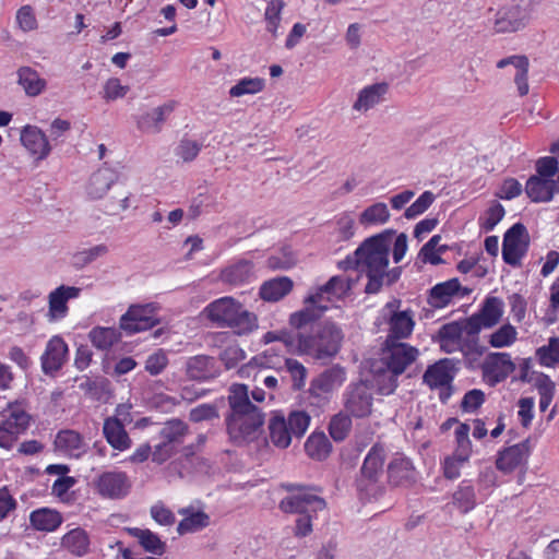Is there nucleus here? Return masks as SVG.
Segmentation results:
<instances>
[{"label":"nucleus","mask_w":559,"mask_h":559,"mask_svg":"<svg viewBox=\"0 0 559 559\" xmlns=\"http://www.w3.org/2000/svg\"><path fill=\"white\" fill-rule=\"evenodd\" d=\"M318 314L310 308L294 312L289 317L290 329L267 332L265 342H281L286 352L297 356H309L321 360L335 356L341 348L343 332L332 322H317Z\"/></svg>","instance_id":"obj_1"},{"label":"nucleus","mask_w":559,"mask_h":559,"mask_svg":"<svg viewBox=\"0 0 559 559\" xmlns=\"http://www.w3.org/2000/svg\"><path fill=\"white\" fill-rule=\"evenodd\" d=\"M393 230H385L365 240L354 252L338 263L343 270L354 269L368 277L367 294H377L383 286V270L389 265Z\"/></svg>","instance_id":"obj_2"},{"label":"nucleus","mask_w":559,"mask_h":559,"mask_svg":"<svg viewBox=\"0 0 559 559\" xmlns=\"http://www.w3.org/2000/svg\"><path fill=\"white\" fill-rule=\"evenodd\" d=\"M417 347L386 337L380 357L371 364L378 390L389 395L399 386V379L418 359Z\"/></svg>","instance_id":"obj_3"},{"label":"nucleus","mask_w":559,"mask_h":559,"mask_svg":"<svg viewBox=\"0 0 559 559\" xmlns=\"http://www.w3.org/2000/svg\"><path fill=\"white\" fill-rule=\"evenodd\" d=\"M286 489L296 492L284 498L280 503V508L286 513L299 514L296 520L295 535L305 537L312 531L311 520L313 514L325 508V501L310 489L299 485H287Z\"/></svg>","instance_id":"obj_4"},{"label":"nucleus","mask_w":559,"mask_h":559,"mask_svg":"<svg viewBox=\"0 0 559 559\" xmlns=\"http://www.w3.org/2000/svg\"><path fill=\"white\" fill-rule=\"evenodd\" d=\"M384 450L373 445L367 453L360 475L356 480L358 493L364 500H372L381 497L385 491L383 481Z\"/></svg>","instance_id":"obj_5"},{"label":"nucleus","mask_w":559,"mask_h":559,"mask_svg":"<svg viewBox=\"0 0 559 559\" xmlns=\"http://www.w3.org/2000/svg\"><path fill=\"white\" fill-rule=\"evenodd\" d=\"M310 420L305 411L292 412L287 418L280 412L274 413L269 420L272 443L280 449L288 448L293 438L300 439L306 433Z\"/></svg>","instance_id":"obj_6"},{"label":"nucleus","mask_w":559,"mask_h":559,"mask_svg":"<svg viewBox=\"0 0 559 559\" xmlns=\"http://www.w3.org/2000/svg\"><path fill=\"white\" fill-rule=\"evenodd\" d=\"M536 0H510L496 13L493 31L498 34L523 29L531 21Z\"/></svg>","instance_id":"obj_7"},{"label":"nucleus","mask_w":559,"mask_h":559,"mask_svg":"<svg viewBox=\"0 0 559 559\" xmlns=\"http://www.w3.org/2000/svg\"><path fill=\"white\" fill-rule=\"evenodd\" d=\"M346 380V371L341 366H332L310 382L308 390L309 403L312 406L323 408L325 407L333 395V392L341 388Z\"/></svg>","instance_id":"obj_8"},{"label":"nucleus","mask_w":559,"mask_h":559,"mask_svg":"<svg viewBox=\"0 0 559 559\" xmlns=\"http://www.w3.org/2000/svg\"><path fill=\"white\" fill-rule=\"evenodd\" d=\"M229 411L225 416L226 432L236 445L245 444V384H233L228 395Z\"/></svg>","instance_id":"obj_9"},{"label":"nucleus","mask_w":559,"mask_h":559,"mask_svg":"<svg viewBox=\"0 0 559 559\" xmlns=\"http://www.w3.org/2000/svg\"><path fill=\"white\" fill-rule=\"evenodd\" d=\"M202 316L217 328H235L240 326L245 320V310L233 297H222L207 305Z\"/></svg>","instance_id":"obj_10"},{"label":"nucleus","mask_w":559,"mask_h":559,"mask_svg":"<svg viewBox=\"0 0 559 559\" xmlns=\"http://www.w3.org/2000/svg\"><path fill=\"white\" fill-rule=\"evenodd\" d=\"M455 362L443 358L428 366L423 376V382L431 390H440L439 399L445 403L452 394V382L456 376Z\"/></svg>","instance_id":"obj_11"},{"label":"nucleus","mask_w":559,"mask_h":559,"mask_svg":"<svg viewBox=\"0 0 559 559\" xmlns=\"http://www.w3.org/2000/svg\"><path fill=\"white\" fill-rule=\"evenodd\" d=\"M343 406L350 416L364 418L371 414L372 389L366 382L350 383L342 395Z\"/></svg>","instance_id":"obj_12"},{"label":"nucleus","mask_w":559,"mask_h":559,"mask_svg":"<svg viewBox=\"0 0 559 559\" xmlns=\"http://www.w3.org/2000/svg\"><path fill=\"white\" fill-rule=\"evenodd\" d=\"M528 234L525 226L521 223L510 227L502 241V259L511 266H520L522 259L528 250Z\"/></svg>","instance_id":"obj_13"},{"label":"nucleus","mask_w":559,"mask_h":559,"mask_svg":"<svg viewBox=\"0 0 559 559\" xmlns=\"http://www.w3.org/2000/svg\"><path fill=\"white\" fill-rule=\"evenodd\" d=\"M156 310L154 304L131 305L120 318V329L131 335L154 328L159 323Z\"/></svg>","instance_id":"obj_14"},{"label":"nucleus","mask_w":559,"mask_h":559,"mask_svg":"<svg viewBox=\"0 0 559 559\" xmlns=\"http://www.w3.org/2000/svg\"><path fill=\"white\" fill-rule=\"evenodd\" d=\"M515 368L516 366L511 355L504 352H491L487 354L480 365L483 379L490 386H496L507 380Z\"/></svg>","instance_id":"obj_15"},{"label":"nucleus","mask_w":559,"mask_h":559,"mask_svg":"<svg viewBox=\"0 0 559 559\" xmlns=\"http://www.w3.org/2000/svg\"><path fill=\"white\" fill-rule=\"evenodd\" d=\"M401 300L394 299L388 302L383 309L388 318L389 334L386 337L400 341L411 336L415 321L412 310H400Z\"/></svg>","instance_id":"obj_16"},{"label":"nucleus","mask_w":559,"mask_h":559,"mask_svg":"<svg viewBox=\"0 0 559 559\" xmlns=\"http://www.w3.org/2000/svg\"><path fill=\"white\" fill-rule=\"evenodd\" d=\"M503 316V301L498 297H487L481 308L467 318L469 333L477 334L483 329H491L497 325Z\"/></svg>","instance_id":"obj_17"},{"label":"nucleus","mask_w":559,"mask_h":559,"mask_svg":"<svg viewBox=\"0 0 559 559\" xmlns=\"http://www.w3.org/2000/svg\"><path fill=\"white\" fill-rule=\"evenodd\" d=\"M532 448L528 439L498 451L496 468L503 474H511L516 469L526 468Z\"/></svg>","instance_id":"obj_18"},{"label":"nucleus","mask_w":559,"mask_h":559,"mask_svg":"<svg viewBox=\"0 0 559 559\" xmlns=\"http://www.w3.org/2000/svg\"><path fill=\"white\" fill-rule=\"evenodd\" d=\"M471 289L461 285L457 278L436 284L429 289L427 302L435 309H443L456 299L469 295Z\"/></svg>","instance_id":"obj_19"},{"label":"nucleus","mask_w":559,"mask_h":559,"mask_svg":"<svg viewBox=\"0 0 559 559\" xmlns=\"http://www.w3.org/2000/svg\"><path fill=\"white\" fill-rule=\"evenodd\" d=\"M177 103L168 100L142 115L135 116V124L139 131L147 134H158L168 117L174 112Z\"/></svg>","instance_id":"obj_20"},{"label":"nucleus","mask_w":559,"mask_h":559,"mask_svg":"<svg viewBox=\"0 0 559 559\" xmlns=\"http://www.w3.org/2000/svg\"><path fill=\"white\" fill-rule=\"evenodd\" d=\"M131 484L124 472H105L96 480V488L102 497L120 499L128 495Z\"/></svg>","instance_id":"obj_21"},{"label":"nucleus","mask_w":559,"mask_h":559,"mask_svg":"<svg viewBox=\"0 0 559 559\" xmlns=\"http://www.w3.org/2000/svg\"><path fill=\"white\" fill-rule=\"evenodd\" d=\"M388 481L392 486L408 487L416 481L413 462L402 453H396L388 464Z\"/></svg>","instance_id":"obj_22"},{"label":"nucleus","mask_w":559,"mask_h":559,"mask_svg":"<svg viewBox=\"0 0 559 559\" xmlns=\"http://www.w3.org/2000/svg\"><path fill=\"white\" fill-rule=\"evenodd\" d=\"M68 352V345L61 336L51 337L40 357L44 373L53 374L60 370L67 360Z\"/></svg>","instance_id":"obj_23"},{"label":"nucleus","mask_w":559,"mask_h":559,"mask_svg":"<svg viewBox=\"0 0 559 559\" xmlns=\"http://www.w3.org/2000/svg\"><path fill=\"white\" fill-rule=\"evenodd\" d=\"M81 288L74 286L61 285L52 290L48 296V313L49 321H58L63 319L69 311L68 301L78 298Z\"/></svg>","instance_id":"obj_24"},{"label":"nucleus","mask_w":559,"mask_h":559,"mask_svg":"<svg viewBox=\"0 0 559 559\" xmlns=\"http://www.w3.org/2000/svg\"><path fill=\"white\" fill-rule=\"evenodd\" d=\"M389 90V84L385 82H378L362 87L353 104V110L366 114L373 109L385 100Z\"/></svg>","instance_id":"obj_25"},{"label":"nucleus","mask_w":559,"mask_h":559,"mask_svg":"<svg viewBox=\"0 0 559 559\" xmlns=\"http://www.w3.org/2000/svg\"><path fill=\"white\" fill-rule=\"evenodd\" d=\"M525 193L532 202L546 203L551 201L556 193H559V187L555 179L534 175L526 181Z\"/></svg>","instance_id":"obj_26"},{"label":"nucleus","mask_w":559,"mask_h":559,"mask_svg":"<svg viewBox=\"0 0 559 559\" xmlns=\"http://www.w3.org/2000/svg\"><path fill=\"white\" fill-rule=\"evenodd\" d=\"M21 142L29 154L38 160L46 158L51 150L46 134L35 126H26L23 128Z\"/></svg>","instance_id":"obj_27"},{"label":"nucleus","mask_w":559,"mask_h":559,"mask_svg":"<svg viewBox=\"0 0 559 559\" xmlns=\"http://www.w3.org/2000/svg\"><path fill=\"white\" fill-rule=\"evenodd\" d=\"M507 66H513L515 68L514 83L518 87L520 96H525L528 93V68L530 61L526 56L514 55L503 58L497 62L498 69H503Z\"/></svg>","instance_id":"obj_28"},{"label":"nucleus","mask_w":559,"mask_h":559,"mask_svg":"<svg viewBox=\"0 0 559 559\" xmlns=\"http://www.w3.org/2000/svg\"><path fill=\"white\" fill-rule=\"evenodd\" d=\"M103 433L107 442L118 451H124L131 447V439L124 429V425L117 417H108L103 425Z\"/></svg>","instance_id":"obj_29"},{"label":"nucleus","mask_w":559,"mask_h":559,"mask_svg":"<svg viewBox=\"0 0 559 559\" xmlns=\"http://www.w3.org/2000/svg\"><path fill=\"white\" fill-rule=\"evenodd\" d=\"M186 371L190 379L199 381L215 378L218 373V369L215 366V359L204 355L189 358Z\"/></svg>","instance_id":"obj_30"},{"label":"nucleus","mask_w":559,"mask_h":559,"mask_svg":"<svg viewBox=\"0 0 559 559\" xmlns=\"http://www.w3.org/2000/svg\"><path fill=\"white\" fill-rule=\"evenodd\" d=\"M452 502L461 513L471 512L478 502L479 496L476 492L473 480L463 479L452 495Z\"/></svg>","instance_id":"obj_31"},{"label":"nucleus","mask_w":559,"mask_h":559,"mask_svg":"<svg viewBox=\"0 0 559 559\" xmlns=\"http://www.w3.org/2000/svg\"><path fill=\"white\" fill-rule=\"evenodd\" d=\"M55 445L59 451L75 459L81 457L86 451V443L82 436L74 430L59 431L55 439Z\"/></svg>","instance_id":"obj_32"},{"label":"nucleus","mask_w":559,"mask_h":559,"mask_svg":"<svg viewBox=\"0 0 559 559\" xmlns=\"http://www.w3.org/2000/svg\"><path fill=\"white\" fill-rule=\"evenodd\" d=\"M293 286L289 277H275L261 285L259 295L265 301H278L292 292Z\"/></svg>","instance_id":"obj_33"},{"label":"nucleus","mask_w":559,"mask_h":559,"mask_svg":"<svg viewBox=\"0 0 559 559\" xmlns=\"http://www.w3.org/2000/svg\"><path fill=\"white\" fill-rule=\"evenodd\" d=\"M117 175L109 168H100L96 170L90 178L87 186V194L92 199L103 198L108 189L116 182Z\"/></svg>","instance_id":"obj_34"},{"label":"nucleus","mask_w":559,"mask_h":559,"mask_svg":"<svg viewBox=\"0 0 559 559\" xmlns=\"http://www.w3.org/2000/svg\"><path fill=\"white\" fill-rule=\"evenodd\" d=\"M439 345L442 352L447 354L461 352L466 359L481 356L486 350V348L476 340H465V342H459L439 337Z\"/></svg>","instance_id":"obj_35"},{"label":"nucleus","mask_w":559,"mask_h":559,"mask_svg":"<svg viewBox=\"0 0 559 559\" xmlns=\"http://www.w3.org/2000/svg\"><path fill=\"white\" fill-rule=\"evenodd\" d=\"M17 84L22 86L27 96H37L46 88V81L31 67L17 69Z\"/></svg>","instance_id":"obj_36"},{"label":"nucleus","mask_w":559,"mask_h":559,"mask_svg":"<svg viewBox=\"0 0 559 559\" xmlns=\"http://www.w3.org/2000/svg\"><path fill=\"white\" fill-rule=\"evenodd\" d=\"M31 525L41 532H52L62 523V516L59 512L43 508L35 510L29 515Z\"/></svg>","instance_id":"obj_37"},{"label":"nucleus","mask_w":559,"mask_h":559,"mask_svg":"<svg viewBox=\"0 0 559 559\" xmlns=\"http://www.w3.org/2000/svg\"><path fill=\"white\" fill-rule=\"evenodd\" d=\"M332 450L329 438L322 431H313L305 442L307 455L316 461L325 460Z\"/></svg>","instance_id":"obj_38"},{"label":"nucleus","mask_w":559,"mask_h":559,"mask_svg":"<svg viewBox=\"0 0 559 559\" xmlns=\"http://www.w3.org/2000/svg\"><path fill=\"white\" fill-rule=\"evenodd\" d=\"M264 418L259 412V409L251 404L249 399L247 397V452H250L253 448H257L259 444L263 445L264 450H267V442L265 438L262 439H249L251 432L263 426Z\"/></svg>","instance_id":"obj_39"},{"label":"nucleus","mask_w":559,"mask_h":559,"mask_svg":"<svg viewBox=\"0 0 559 559\" xmlns=\"http://www.w3.org/2000/svg\"><path fill=\"white\" fill-rule=\"evenodd\" d=\"M61 545L71 554L81 557L88 551L90 538L84 530L78 527L62 537Z\"/></svg>","instance_id":"obj_40"},{"label":"nucleus","mask_w":559,"mask_h":559,"mask_svg":"<svg viewBox=\"0 0 559 559\" xmlns=\"http://www.w3.org/2000/svg\"><path fill=\"white\" fill-rule=\"evenodd\" d=\"M438 337L459 342H465V340H476L479 342V336H477V334L469 333L467 329V318L461 321H453L443 324L439 329Z\"/></svg>","instance_id":"obj_41"},{"label":"nucleus","mask_w":559,"mask_h":559,"mask_svg":"<svg viewBox=\"0 0 559 559\" xmlns=\"http://www.w3.org/2000/svg\"><path fill=\"white\" fill-rule=\"evenodd\" d=\"M129 533L138 538L145 551L157 556H162L165 552L166 544L152 531L134 527L129 528Z\"/></svg>","instance_id":"obj_42"},{"label":"nucleus","mask_w":559,"mask_h":559,"mask_svg":"<svg viewBox=\"0 0 559 559\" xmlns=\"http://www.w3.org/2000/svg\"><path fill=\"white\" fill-rule=\"evenodd\" d=\"M2 417L4 419L0 425L12 430L17 438L24 433L29 426V415L20 407H10L8 414L2 415Z\"/></svg>","instance_id":"obj_43"},{"label":"nucleus","mask_w":559,"mask_h":559,"mask_svg":"<svg viewBox=\"0 0 559 559\" xmlns=\"http://www.w3.org/2000/svg\"><path fill=\"white\" fill-rule=\"evenodd\" d=\"M189 432L188 425L181 419L168 420L159 430L160 441L173 445H180L185 436Z\"/></svg>","instance_id":"obj_44"},{"label":"nucleus","mask_w":559,"mask_h":559,"mask_svg":"<svg viewBox=\"0 0 559 559\" xmlns=\"http://www.w3.org/2000/svg\"><path fill=\"white\" fill-rule=\"evenodd\" d=\"M120 336L121 333L119 330L100 326L94 328L88 334L92 344L100 350H108L120 340Z\"/></svg>","instance_id":"obj_45"},{"label":"nucleus","mask_w":559,"mask_h":559,"mask_svg":"<svg viewBox=\"0 0 559 559\" xmlns=\"http://www.w3.org/2000/svg\"><path fill=\"white\" fill-rule=\"evenodd\" d=\"M390 219V212L385 203L377 202L366 207L359 215V223L364 226L383 225Z\"/></svg>","instance_id":"obj_46"},{"label":"nucleus","mask_w":559,"mask_h":559,"mask_svg":"<svg viewBox=\"0 0 559 559\" xmlns=\"http://www.w3.org/2000/svg\"><path fill=\"white\" fill-rule=\"evenodd\" d=\"M352 284L349 280L342 275L332 276L326 284L322 286V292L328 294V300H335L336 302L345 298Z\"/></svg>","instance_id":"obj_47"},{"label":"nucleus","mask_w":559,"mask_h":559,"mask_svg":"<svg viewBox=\"0 0 559 559\" xmlns=\"http://www.w3.org/2000/svg\"><path fill=\"white\" fill-rule=\"evenodd\" d=\"M107 253L108 247L106 245H97L95 247L73 253L71 257V264L75 270H82L98 258L106 255Z\"/></svg>","instance_id":"obj_48"},{"label":"nucleus","mask_w":559,"mask_h":559,"mask_svg":"<svg viewBox=\"0 0 559 559\" xmlns=\"http://www.w3.org/2000/svg\"><path fill=\"white\" fill-rule=\"evenodd\" d=\"M516 340L518 331L510 323L501 325L498 330L488 335V344L493 348L510 347Z\"/></svg>","instance_id":"obj_49"},{"label":"nucleus","mask_w":559,"mask_h":559,"mask_svg":"<svg viewBox=\"0 0 559 559\" xmlns=\"http://www.w3.org/2000/svg\"><path fill=\"white\" fill-rule=\"evenodd\" d=\"M538 362L544 367H555L559 364V337L552 336L546 345L535 352Z\"/></svg>","instance_id":"obj_50"},{"label":"nucleus","mask_w":559,"mask_h":559,"mask_svg":"<svg viewBox=\"0 0 559 559\" xmlns=\"http://www.w3.org/2000/svg\"><path fill=\"white\" fill-rule=\"evenodd\" d=\"M352 429V419L348 413L340 412L334 415L329 425V432L336 442L343 441Z\"/></svg>","instance_id":"obj_51"},{"label":"nucleus","mask_w":559,"mask_h":559,"mask_svg":"<svg viewBox=\"0 0 559 559\" xmlns=\"http://www.w3.org/2000/svg\"><path fill=\"white\" fill-rule=\"evenodd\" d=\"M441 236L433 235L421 248L419 255L424 262L437 265L442 259L440 254L445 252L447 246H440Z\"/></svg>","instance_id":"obj_52"},{"label":"nucleus","mask_w":559,"mask_h":559,"mask_svg":"<svg viewBox=\"0 0 559 559\" xmlns=\"http://www.w3.org/2000/svg\"><path fill=\"white\" fill-rule=\"evenodd\" d=\"M478 496L480 502H484L498 486V477L496 471L488 466L481 469L477 477Z\"/></svg>","instance_id":"obj_53"},{"label":"nucleus","mask_w":559,"mask_h":559,"mask_svg":"<svg viewBox=\"0 0 559 559\" xmlns=\"http://www.w3.org/2000/svg\"><path fill=\"white\" fill-rule=\"evenodd\" d=\"M210 524V518L202 511L194 512L189 516L181 520L178 524L177 531L180 535L188 532H197Z\"/></svg>","instance_id":"obj_54"},{"label":"nucleus","mask_w":559,"mask_h":559,"mask_svg":"<svg viewBox=\"0 0 559 559\" xmlns=\"http://www.w3.org/2000/svg\"><path fill=\"white\" fill-rule=\"evenodd\" d=\"M504 214V207L500 203L495 202L486 210L484 215L479 217L478 223L480 229L484 231H491L503 218Z\"/></svg>","instance_id":"obj_55"},{"label":"nucleus","mask_w":559,"mask_h":559,"mask_svg":"<svg viewBox=\"0 0 559 559\" xmlns=\"http://www.w3.org/2000/svg\"><path fill=\"white\" fill-rule=\"evenodd\" d=\"M326 297L328 294L322 292V286L319 287L305 299L306 308H310L319 318L323 311L330 309L336 304L335 300H328Z\"/></svg>","instance_id":"obj_56"},{"label":"nucleus","mask_w":559,"mask_h":559,"mask_svg":"<svg viewBox=\"0 0 559 559\" xmlns=\"http://www.w3.org/2000/svg\"><path fill=\"white\" fill-rule=\"evenodd\" d=\"M283 8L284 2L282 0H271L266 5L264 14L266 21V29L272 33L273 36H276Z\"/></svg>","instance_id":"obj_57"},{"label":"nucleus","mask_w":559,"mask_h":559,"mask_svg":"<svg viewBox=\"0 0 559 559\" xmlns=\"http://www.w3.org/2000/svg\"><path fill=\"white\" fill-rule=\"evenodd\" d=\"M435 199L436 197L431 191L423 192L418 199L405 210L404 216L408 219H413L421 215L430 207Z\"/></svg>","instance_id":"obj_58"},{"label":"nucleus","mask_w":559,"mask_h":559,"mask_svg":"<svg viewBox=\"0 0 559 559\" xmlns=\"http://www.w3.org/2000/svg\"><path fill=\"white\" fill-rule=\"evenodd\" d=\"M202 145L190 139H182L176 148V155L183 162H192L200 153Z\"/></svg>","instance_id":"obj_59"},{"label":"nucleus","mask_w":559,"mask_h":559,"mask_svg":"<svg viewBox=\"0 0 559 559\" xmlns=\"http://www.w3.org/2000/svg\"><path fill=\"white\" fill-rule=\"evenodd\" d=\"M285 367L289 372L295 389H301L306 383L307 369L306 367L296 359L287 358L285 360Z\"/></svg>","instance_id":"obj_60"},{"label":"nucleus","mask_w":559,"mask_h":559,"mask_svg":"<svg viewBox=\"0 0 559 559\" xmlns=\"http://www.w3.org/2000/svg\"><path fill=\"white\" fill-rule=\"evenodd\" d=\"M518 418L520 424L524 428H528L532 425L534 418V406L535 400L534 397H521L518 401Z\"/></svg>","instance_id":"obj_61"},{"label":"nucleus","mask_w":559,"mask_h":559,"mask_svg":"<svg viewBox=\"0 0 559 559\" xmlns=\"http://www.w3.org/2000/svg\"><path fill=\"white\" fill-rule=\"evenodd\" d=\"M129 92V86L122 85L120 80L117 78H111L107 80L104 85V98L107 100H115L118 98H122Z\"/></svg>","instance_id":"obj_62"},{"label":"nucleus","mask_w":559,"mask_h":559,"mask_svg":"<svg viewBox=\"0 0 559 559\" xmlns=\"http://www.w3.org/2000/svg\"><path fill=\"white\" fill-rule=\"evenodd\" d=\"M465 463V461H461V459L455 457L452 454L445 456L444 460L441 462L443 476L450 480L459 478L461 475V467Z\"/></svg>","instance_id":"obj_63"},{"label":"nucleus","mask_w":559,"mask_h":559,"mask_svg":"<svg viewBox=\"0 0 559 559\" xmlns=\"http://www.w3.org/2000/svg\"><path fill=\"white\" fill-rule=\"evenodd\" d=\"M485 402V394L481 390L473 389L463 396L461 407L464 412L473 413Z\"/></svg>","instance_id":"obj_64"}]
</instances>
